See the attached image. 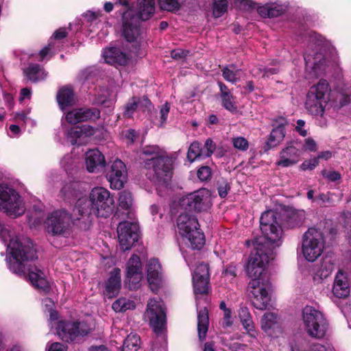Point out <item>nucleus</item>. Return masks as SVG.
Returning <instances> with one entry per match:
<instances>
[{
	"label": "nucleus",
	"instance_id": "1",
	"mask_svg": "<svg viewBox=\"0 0 351 351\" xmlns=\"http://www.w3.org/2000/svg\"><path fill=\"white\" fill-rule=\"evenodd\" d=\"M260 227L267 247L261 242H256V252L250 254L246 271L251 278L247 291L252 303L256 308L265 310L270 300L268 291L271 284L264 271L271 258L273 249L281 244L282 229L280 215L271 210L264 212L260 218Z\"/></svg>",
	"mask_w": 351,
	"mask_h": 351
},
{
	"label": "nucleus",
	"instance_id": "2",
	"mask_svg": "<svg viewBox=\"0 0 351 351\" xmlns=\"http://www.w3.org/2000/svg\"><path fill=\"white\" fill-rule=\"evenodd\" d=\"M12 258L10 261V269L12 272L25 276L28 271V278L36 289L49 293L50 286L45 273L36 267H32L29 262L37 258L36 250L32 241L29 239L12 238L8 245Z\"/></svg>",
	"mask_w": 351,
	"mask_h": 351
},
{
	"label": "nucleus",
	"instance_id": "3",
	"mask_svg": "<svg viewBox=\"0 0 351 351\" xmlns=\"http://www.w3.org/2000/svg\"><path fill=\"white\" fill-rule=\"evenodd\" d=\"M114 199L110 192L103 187L93 188L88 201L79 199L73 208L75 215H80L77 219L80 221V227L87 230L92 223V215L97 217L108 218L114 210Z\"/></svg>",
	"mask_w": 351,
	"mask_h": 351
},
{
	"label": "nucleus",
	"instance_id": "4",
	"mask_svg": "<svg viewBox=\"0 0 351 351\" xmlns=\"http://www.w3.org/2000/svg\"><path fill=\"white\" fill-rule=\"evenodd\" d=\"M138 13L128 9L123 13V35L130 42H134L139 34V21L149 19L154 13V0H138Z\"/></svg>",
	"mask_w": 351,
	"mask_h": 351
},
{
	"label": "nucleus",
	"instance_id": "5",
	"mask_svg": "<svg viewBox=\"0 0 351 351\" xmlns=\"http://www.w3.org/2000/svg\"><path fill=\"white\" fill-rule=\"evenodd\" d=\"M177 227L180 235L189 243L193 250H200L205 244L204 233L199 228L197 219L189 213L180 214L177 219Z\"/></svg>",
	"mask_w": 351,
	"mask_h": 351
},
{
	"label": "nucleus",
	"instance_id": "6",
	"mask_svg": "<svg viewBox=\"0 0 351 351\" xmlns=\"http://www.w3.org/2000/svg\"><path fill=\"white\" fill-rule=\"evenodd\" d=\"M329 84L325 80L311 86L307 95L305 108L307 111L315 117H322L326 106L329 101Z\"/></svg>",
	"mask_w": 351,
	"mask_h": 351
},
{
	"label": "nucleus",
	"instance_id": "7",
	"mask_svg": "<svg viewBox=\"0 0 351 351\" xmlns=\"http://www.w3.org/2000/svg\"><path fill=\"white\" fill-rule=\"evenodd\" d=\"M302 319L307 334L315 339H322L328 328V322L322 312L311 306L302 311Z\"/></svg>",
	"mask_w": 351,
	"mask_h": 351
},
{
	"label": "nucleus",
	"instance_id": "8",
	"mask_svg": "<svg viewBox=\"0 0 351 351\" xmlns=\"http://www.w3.org/2000/svg\"><path fill=\"white\" fill-rule=\"evenodd\" d=\"M93 327L85 320H61L56 326L58 337L66 343H73L88 335Z\"/></svg>",
	"mask_w": 351,
	"mask_h": 351
},
{
	"label": "nucleus",
	"instance_id": "9",
	"mask_svg": "<svg viewBox=\"0 0 351 351\" xmlns=\"http://www.w3.org/2000/svg\"><path fill=\"white\" fill-rule=\"evenodd\" d=\"M74 217H79L80 215H75ZM80 221L77 218H72V216L65 210H57L51 213L47 218L46 224L48 232L53 235H60L64 237H68L72 232V225L74 221Z\"/></svg>",
	"mask_w": 351,
	"mask_h": 351
},
{
	"label": "nucleus",
	"instance_id": "10",
	"mask_svg": "<svg viewBox=\"0 0 351 351\" xmlns=\"http://www.w3.org/2000/svg\"><path fill=\"white\" fill-rule=\"evenodd\" d=\"M0 210L13 217L23 215L25 210L21 196L6 184H0Z\"/></svg>",
	"mask_w": 351,
	"mask_h": 351
},
{
	"label": "nucleus",
	"instance_id": "11",
	"mask_svg": "<svg viewBox=\"0 0 351 351\" xmlns=\"http://www.w3.org/2000/svg\"><path fill=\"white\" fill-rule=\"evenodd\" d=\"M324 244L322 232L319 229L309 228L303 237V256L309 262L315 261L322 254Z\"/></svg>",
	"mask_w": 351,
	"mask_h": 351
},
{
	"label": "nucleus",
	"instance_id": "12",
	"mask_svg": "<svg viewBox=\"0 0 351 351\" xmlns=\"http://www.w3.org/2000/svg\"><path fill=\"white\" fill-rule=\"evenodd\" d=\"M180 204L182 208L189 211L207 210L213 204L210 192L206 189H202L182 197Z\"/></svg>",
	"mask_w": 351,
	"mask_h": 351
},
{
	"label": "nucleus",
	"instance_id": "13",
	"mask_svg": "<svg viewBox=\"0 0 351 351\" xmlns=\"http://www.w3.org/2000/svg\"><path fill=\"white\" fill-rule=\"evenodd\" d=\"M147 316L156 335L162 336L166 327V313L163 302L150 299L147 306Z\"/></svg>",
	"mask_w": 351,
	"mask_h": 351
},
{
	"label": "nucleus",
	"instance_id": "14",
	"mask_svg": "<svg viewBox=\"0 0 351 351\" xmlns=\"http://www.w3.org/2000/svg\"><path fill=\"white\" fill-rule=\"evenodd\" d=\"M148 169L152 170L154 177L159 183L167 184L172 175L173 161L167 156H154L146 161Z\"/></svg>",
	"mask_w": 351,
	"mask_h": 351
},
{
	"label": "nucleus",
	"instance_id": "15",
	"mask_svg": "<svg viewBox=\"0 0 351 351\" xmlns=\"http://www.w3.org/2000/svg\"><path fill=\"white\" fill-rule=\"evenodd\" d=\"M138 226L136 222L121 221L117 227L119 245L122 251L129 250L138 241Z\"/></svg>",
	"mask_w": 351,
	"mask_h": 351
},
{
	"label": "nucleus",
	"instance_id": "16",
	"mask_svg": "<svg viewBox=\"0 0 351 351\" xmlns=\"http://www.w3.org/2000/svg\"><path fill=\"white\" fill-rule=\"evenodd\" d=\"M127 175L126 166L119 159L112 161L106 169V178L112 189H122L126 182Z\"/></svg>",
	"mask_w": 351,
	"mask_h": 351
},
{
	"label": "nucleus",
	"instance_id": "17",
	"mask_svg": "<svg viewBox=\"0 0 351 351\" xmlns=\"http://www.w3.org/2000/svg\"><path fill=\"white\" fill-rule=\"evenodd\" d=\"M143 278L142 265L140 258L133 254L126 264V280L130 289H136L140 287Z\"/></svg>",
	"mask_w": 351,
	"mask_h": 351
},
{
	"label": "nucleus",
	"instance_id": "18",
	"mask_svg": "<svg viewBox=\"0 0 351 351\" xmlns=\"http://www.w3.org/2000/svg\"><path fill=\"white\" fill-rule=\"evenodd\" d=\"M100 117V110L97 108H75L67 112L65 115L66 120L71 124L88 121H96Z\"/></svg>",
	"mask_w": 351,
	"mask_h": 351
},
{
	"label": "nucleus",
	"instance_id": "19",
	"mask_svg": "<svg viewBox=\"0 0 351 351\" xmlns=\"http://www.w3.org/2000/svg\"><path fill=\"white\" fill-rule=\"evenodd\" d=\"M261 328L269 337L278 338L282 335L283 329L275 313H266L261 319Z\"/></svg>",
	"mask_w": 351,
	"mask_h": 351
},
{
	"label": "nucleus",
	"instance_id": "20",
	"mask_svg": "<svg viewBox=\"0 0 351 351\" xmlns=\"http://www.w3.org/2000/svg\"><path fill=\"white\" fill-rule=\"evenodd\" d=\"M147 278L153 292L158 291L162 283L161 265L158 259H151L147 265Z\"/></svg>",
	"mask_w": 351,
	"mask_h": 351
},
{
	"label": "nucleus",
	"instance_id": "21",
	"mask_svg": "<svg viewBox=\"0 0 351 351\" xmlns=\"http://www.w3.org/2000/svg\"><path fill=\"white\" fill-rule=\"evenodd\" d=\"M85 164L88 172H101L106 166L104 156L97 149H90L86 153Z\"/></svg>",
	"mask_w": 351,
	"mask_h": 351
},
{
	"label": "nucleus",
	"instance_id": "22",
	"mask_svg": "<svg viewBox=\"0 0 351 351\" xmlns=\"http://www.w3.org/2000/svg\"><path fill=\"white\" fill-rule=\"evenodd\" d=\"M301 152L295 146L291 145L280 152V159L276 165L282 167H288L296 164L300 159Z\"/></svg>",
	"mask_w": 351,
	"mask_h": 351
},
{
	"label": "nucleus",
	"instance_id": "23",
	"mask_svg": "<svg viewBox=\"0 0 351 351\" xmlns=\"http://www.w3.org/2000/svg\"><path fill=\"white\" fill-rule=\"evenodd\" d=\"M121 289V270L118 268L110 272V277L106 282L105 294L109 298L116 297Z\"/></svg>",
	"mask_w": 351,
	"mask_h": 351
},
{
	"label": "nucleus",
	"instance_id": "24",
	"mask_svg": "<svg viewBox=\"0 0 351 351\" xmlns=\"http://www.w3.org/2000/svg\"><path fill=\"white\" fill-rule=\"evenodd\" d=\"M332 292L336 297L339 298H345L349 295V283L345 274L341 271L335 276Z\"/></svg>",
	"mask_w": 351,
	"mask_h": 351
},
{
	"label": "nucleus",
	"instance_id": "25",
	"mask_svg": "<svg viewBox=\"0 0 351 351\" xmlns=\"http://www.w3.org/2000/svg\"><path fill=\"white\" fill-rule=\"evenodd\" d=\"M56 99L60 108L64 111L75 104V95L71 87L65 86L58 92Z\"/></svg>",
	"mask_w": 351,
	"mask_h": 351
},
{
	"label": "nucleus",
	"instance_id": "26",
	"mask_svg": "<svg viewBox=\"0 0 351 351\" xmlns=\"http://www.w3.org/2000/svg\"><path fill=\"white\" fill-rule=\"evenodd\" d=\"M103 56L106 62L110 64H118L119 65H124L128 62L126 55L117 47H110L105 49Z\"/></svg>",
	"mask_w": 351,
	"mask_h": 351
},
{
	"label": "nucleus",
	"instance_id": "27",
	"mask_svg": "<svg viewBox=\"0 0 351 351\" xmlns=\"http://www.w3.org/2000/svg\"><path fill=\"white\" fill-rule=\"evenodd\" d=\"M304 58L306 69H312L315 73H317L325 63L322 53L318 51L313 52V53H305Z\"/></svg>",
	"mask_w": 351,
	"mask_h": 351
},
{
	"label": "nucleus",
	"instance_id": "28",
	"mask_svg": "<svg viewBox=\"0 0 351 351\" xmlns=\"http://www.w3.org/2000/svg\"><path fill=\"white\" fill-rule=\"evenodd\" d=\"M239 316L241 322L247 334L250 337L255 338L256 337L257 332L255 330L254 324L249 309L247 307H241L239 312Z\"/></svg>",
	"mask_w": 351,
	"mask_h": 351
},
{
	"label": "nucleus",
	"instance_id": "29",
	"mask_svg": "<svg viewBox=\"0 0 351 351\" xmlns=\"http://www.w3.org/2000/svg\"><path fill=\"white\" fill-rule=\"evenodd\" d=\"M209 324L208 312L206 308L200 309L197 313V331L200 341L206 339Z\"/></svg>",
	"mask_w": 351,
	"mask_h": 351
},
{
	"label": "nucleus",
	"instance_id": "30",
	"mask_svg": "<svg viewBox=\"0 0 351 351\" xmlns=\"http://www.w3.org/2000/svg\"><path fill=\"white\" fill-rule=\"evenodd\" d=\"M79 184L71 182L65 184L60 191V195L66 202L75 201L80 196Z\"/></svg>",
	"mask_w": 351,
	"mask_h": 351
},
{
	"label": "nucleus",
	"instance_id": "31",
	"mask_svg": "<svg viewBox=\"0 0 351 351\" xmlns=\"http://www.w3.org/2000/svg\"><path fill=\"white\" fill-rule=\"evenodd\" d=\"M335 269V263L331 258L326 257L322 259L320 267L317 269L314 279L322 280L328 277Z\"/></svg>",
	"mask_w": 351,
	"mask_h": 351
},
{
	"label": "nucleus",
	"instance_id": "32",
	"mask_svg": "<svg viewBox=\"0 0 351 351\" xmlns=\"http://www.w3.org/2000/svg\"><path fill=\"white\" fill-rule=\"evenodd\" d=\"M25 73L27 78L33 82L43 80L47 75L45 69L37 64H30L25 71Z\"/></svg>",
	"mask_w": 351,
	"mask_h": 351
},
{
	"label": "nucleus",
	"instance_id": "33",
	"mask_svg": "<svg viewBox=\"0 0 351 351\" xmlns=\"http://www.w3.org/2000/svg\"><path fill=\"white\" fill-rule=\"evenodd\" d=\"M285 130L283 125H278L274 128L266 143L267 149H271L277 146L285 138Z\"/></svg>",
	"mask_w": 351,
	"mask_h": 351
},
{
	"label": "nucleus",
	"instance_id": "34",
	"mask_svg": "<svg viewBox=\"0 0 351 351\" xmlns=\"http://www.w3.org/2000/svg\"><path fill=\"white\" fill-rule=\"evenodd\" d=\"M140 346V338L136 334L128 335L123 344V351H137Z\"/></svg>",
	"mask_w": 351,
	"mask_h": 351
},
{
	"label": "nucleus",
	"instance_id": "35",
	"mask_svg": "<svg viewBox=\"0 0 351 351\" xmlns=\"http://www.w3.org/2000/svg\"><path fill=\"white\" fill-rule=\"evenodd\" d=\"M112 308L116 312H123L128 309L134 308L135 303L134 301L125 298H121L113 302Z\"/></svg>",
	"mask_w": 351,
	"mask_h": 351
},
{
	"label": "nucleus",
	"instance_id": "36",
	"mask_svg": "<svg viewBox=\"0 0 351 351\" xmlns=\"http://www.w3.org/2000/svg\"><path fill=\"white\" fill-rule=\"evenodd\" d=\"M194 292L197 294L206 293L208 291V278L193 277Z\"/></svg>",
	"mask_w": 351,
	"mask_h": 351
},
{
	"label": "nucleus",
	"instance_id": "37",
	"mask_svg": "<svg viewBox=\"0 0 351 351\" xmlns=\"http://www.w3.org/2000/svg\"><path fill=\"white\" fill-rule=\"evenodd\" d=\"M230 67H234V65L231 64L230 66H225L221 70L222 76L227 82L234 84L237 81L240 80V76L239 75L240 70L238 69L233 71L230 69Z\"/></svg>",
	"mask_w": 351,
	"mask_h": 351
},
{
	"label": "nucleus",
	"instance_id": "38",
	"mask_svg": "<svg viewBox=\"0 0 351 351\" xmlns=\"http://www.w3.org/2000/svg\"><path fill=\"white\" fill-rule=\"evenodd\" d=\"M221 106L232 114L237 112V106L235 102V97L232 94L220 97Z\"/></svg>",
	"mask_w": 351,
	"mask_h": 351
},
{
	"label": "nucleus",
	"instance_id": "39",
	"mask_svg": "<svg viewBox=\"0 0 351 351\" xmlns=\"http://www.w3.org/2000/svg\"><path fill=\"white\" fill-rule=\"evenodd\" d=\"M86 132V128L85 126L83 128L73 127L69 130L67 133V138L69 139L72 145H75L77 143V139L80 138L83 133Z\"/></svg>",
	"mask_w": 351,
	"mask_h": 351
},
{
	"label": "nucleus",
	"instance_id": "40",
	"mask_svg": "<svg viewBox=\"0 0 351 351\" xmlns=\"http://www.w3.org/2000/svg\"><path fill=\"white\" fill-rule=\"evenodd\" d=\"M201 143L197 141L193 142L187 152V158L189 161L193 162L196 159L200 158Z\"/></svg>",
	"mask_w": 351,
	"mask_h": 351
},
{
	"label": "nucleus",
	"instance_id": "41",
	"mask_svg": "<svg viewBox=\"0 0 351 351\" xmlns=\"http://www.w3.org/2000/svg\"><path fill=\"white\" fill-rule=\"evenodd\" d=\"M132 204V197L130 192L123 191L120 193L119 197V207L124 210H130Z\"/></svg>",
	"mask_w": 351,
	"mask_h": 351
},
{
	"label": "nucleus",
	"instance_id": "42",
	"mask_svg": "<svg viewBox=\"0 0 351 351\" xmlns=\"http://www.w3.org/2000/svg\"><path fill=\"white\" fill-rule=\"evenodd\" d=\"M227 0H214L213 14L216 18L221 16L228 10Z\"/></svg>",
	"mask_w": 351,
	"mask_h": 351
},
{
	"label": "nucleus",
	"instance_id": "43",
	"mask_svg": "<svg viewBox=\"0 0 351 351\" xmlns=\"http://www.w3.org/2000/svg\"><path fill=\"white\" fill-rule=\"evenodd\" d=\"M161 9L167 11H176L180 8L178 0H158Z\"/></svg>",
	"mask_w": 351,
	"mask_h": 351
},
{
	"label": "nucleus",
	"instance_id": "44",
	"mask_svg": "<svg viewBox=\"0 0 351 351\" xmlns=\"http://www.w3.org/2000/svg\"><path fill=\"white\" fill-rule=\"evenodd\" d=\"M193 277L194 278H208V267L205 263H199L194 271Z\"/></svg>",
	"mask_w": 351,
	"mask_h": 351
},
{
	"label": "nucleus",
	"instance_id": "45",
	"mask_svg": "<svg viewBox=\"0 0 351 351\" xmlns=\"http://www.w3.org/2000/svg\"><path fill=\"white\" fill-rule=\"evenodd\" d=\"M232 143L234 148L241 151H246L248 149V141L244 137H237L232 139Z\"/></svg>",
	"mask_w": 351,
	"mask_h": 351
},
{
	"label": "nucleus",
	"instance_id": "46",
	"mask_svg": "<svg viewBox=\"0 0 351 351\" xmlns=\"http://www.w3.org/2000/svg\"><path fill=\"white\" fill-rule=\"evenodd\" d=\"M269 12L268 18L278 17L282 14L285 11L282 5L275 3H269Z\"/></svg>",
	"mask_w": 351,
	"mask_h": 351
},
{
	"label": "nucleus",
	"instance_id": "47",
	"mask_svg": "<svg viewBox=\"0 0 351 351\" xmlns=\"http://www.w3.org/2000/svg\"><path fill=\"white\" fill-rule=\"evenodd\" d=\"M139 103L136 98L133 97L132 101L125 106L124 115L127 117H131L135 110L139 107Z\"/></svg>",
	"mask_w": 351,
	"mask_h": 351
},
{
	"label": "nucleus",
	"instance_id": "48",
	"mask_svg": "<svg viewBox=\"0 0 351 351\" xmlns=\"http://www.w3.org/2000/svg\"><path fill=\"white\" fill-rule=\"evenodd\" d=\"M197 175L200 180L206 181L211 178V169L208 166H202L198 169Z\"/></svg>",
	"mask_w": 351,
	"mask_h": 351
},
{
	"label": "nucleus",
	"instance_id": "49",
	"mask_svg": "<svg viewBox=\"0 0 351 351\" xmlns=\"http://www.w3.org/2000/svg\"><path fill=\"white\" fill-rule=\"evenodd\" d=\"M322 175L329 181L335 182L341 179V174L337 171H322Z\"/></svg>",
	"mask_w": 351,
	"mask_h": 351
},
{
	"label": "nucleus",
	"instance_id": "50",
	"mask_svg": "<svg viewBox=\"0 0 351 351\" xmlns=\"http://www.w3.org/2000/svg\"><path fill=\"white\" fill-rule=\"evenodd\" d=\"M230 189V186L226 180H222L221 182H218L217 191L219 195L221 198L226 197Z\"/></svg>",
	"mask_w": 351,
	"mask_h": 351
},
{
	"label": "nucleus",
	"instance_id": "51",
	"mask_svg": "<svg viewBox=\"0 0 351 351\" xmlns=\"http://www.w3.org/2000/svg\"><path fill=\"white\" fill-rule=\"evenodd\" d=\"M62 166L64 168L65 171L67 172H70L73 170L74 167V161L72 158L69 156H64L61 161Z\"/></svg>",
	"mask_w": 351,
	"mask_h": 351
},
{
	"label": "nucleus",
	"instance_id": "52",
	"mask_svg": "<svg viewBox=\"0 0 351 351\" xmlns=\"http://www.w3.org/2000/svg\"><path fill=\"white\" fill-rule=\"evenodd\" d=\"M169 105L168 104H165L160 110V126H162L167 121L168 114L169 112Z\"/></svg>",
	"mask_w": 351,
	"mask_h": 351
},
{
	"label": "nucleus",
	"instance_id": "53",
	"mask_svg": "<svg viewBox=\"0 0 351 351\" xmlns=\"http://www.w3.org/2000/svg\"><path fill=\"white\" fill-rule=\"evenodd\" d=\"M319 164L318 158L316 157H314L308 160L304 161L301 167L303 170H312L315 167H317Z\"/></svg>",
	"mask_w": 351,
	"mask_h": 351
},
{
	"label": "nucleus",
	"instance_id": "54",
	"mask_svg": "<svg viewBox=\"0 0 351 351\" xmlns=\"http://www.w3.org/2000/svg\"><path fill=\"white\" fill-rule=\"evenodd\" d=\"M308 351H333V348L328 344L313 343L311 345Z\"/></svg>",
	"mask_w": 351,
	"mask_h": 351
},
{
	"label": "nucleus",
	"instance_id": "55",
	"mask_svg": "<svg viewBox=\"0 0 351 351\" xmlns=\"http://www.w3.org/2000/svg\"><path fill=\"white\" fill-rule=\"evenodd\" d=\"M305 124V121L302 119H298L296 121L295 130L302 136H306L308 134L307 130L304 129Z\"/></svg>",
	"mask_w": 351,
	"mask_h": 351
},
{
	"label": "nucleus",
	"instance_id": "56",
	"mask_svg": "<svg viewBox=\"0 0 351 351\" xmlns=\"http://www.w3.org/2000/svg\"><path fill=\"white\" fill-rule=\"evenodd\" d=\"M309 40L319 47L324 43V38L319 34L312 32L309 33Z\"/></svg>",
	"mask_w": 351,
	"mask_h": 351
},
{
	"label": "nucleus",
	"instance_id": "57",
	"mask_svg": "<svg viewBox=\"0 0 351 351\" xmlns=\"http://www.w3.org/2000/svg\"><path fill=\"white\" fill-rule=\"evenodd\" d=\"M231 317V311H226V313H223V317L221 321V325L223 328H228L232 325V321Z\"/></svg>",
	"mask_w": 351,
	"mask_h": 351
},
{
	"label": "nucleus",
	"instance_id": "58",
	"mask_svg": "<svg viewBox=\"0 0 351 351\" xmlns=\"http://www.w3.org/2000/svg\"><path fill=\"white\" fill-rule=\"evenodd\" d=\"M204 146L206 149L207 154H205L206 156H210L213 154V152H215V150L216 149L215 143L210 138H208L206 140Z\"/></svg>",
	"mask_w": 351,
	"mask_h": 351
},
{
	"label": "nucleus",
	"instance_id": "59",
	"mask_svg": "<svg viewBox=\"0 0 351 351\" xmlns=\"http://www.w3.org/2000/svg\"><path fill=\"white\" fill-rule=\"evenodd\" d=\"M189 53V52L188 51H184L182 49H178L171 51V56L173 59L179 60L182 58H185Z\"/></svg>",
	"mask_w": 351,
	"mask_h": 351
},
{
	"label": "nucleus",
	"instance_id": "60",
	"mask_svg": "<svg viewBox=\"0 0 351 351\" xmlns=\"http://www.w3.org/2000/svg\"><path fill=\"white\" fill-rule=\"evenodd\" d=\"M332 194L330 193H320L317 196V199L320 200L323 204H332V199L331 197Z\"/></svg>",
	"mask_w": 351,
	"mask_h": 351
},
{
	"label": "nucleus",
	"instance_id": "61",
	"mask_svg": "<svg viewBox=\"0 0 351 351\" xmlns=\"http://www.w3.org/2000/svg\"><path fill=\"white\" fill-rule=\"evenodd\" d=\"M93 74V69L92 68H87L84 70H82L80 75H79V79L81 81H86L90 79Z\"/></svg>",
	"mask_w": 351,
	"mask_h": 351
},
{
	"label": "nucleus",
	"instance_id": "62",
	"mask_svg": "<svg viewBox=\"0 0 351 351\" xmlns=\"http://www.w3.org/2000/svg\"><path fill=\"white\" fill-rule=\"evenodd\" d=\"M217 84L219 88V90H220V93H219L220 97L226 96V95H230L232 94V93L230 90V89L228 88V87L223 82L219 81L217 82Z\"/></svg>",
	"mask_w": 351,
	"mask_h": 351
},
{
	"label": "nucleus",
	"instance_id": "63",
	"mask_svg": "<svg viewBox=\"0 0 351 351\" xmlns=\"http://www.w3.org/2000/svg\"><path fill=\"white\" fill-rule=\"evenodd\" d=\"M305 147L307 150L311 152L317 151V143L312 138H307L305 139Z\"/></svg>",
	"mask_w": 351,
	"mask_h": 351
},
{
	"label": "nucleus",
	"instance_id": "64",
	"mask_svg": "<svg viewBox=\"0 0 351 351\" xmlns=\"http://www.w3.org/2000/svg\"><path fill=\"white\" fill-rule=\"evenodd\" d=\"M66 346L58 342L51 343L49 348V351H66Z\"/></svg>",
	"mask_w": 351,
	"mask_h": 351
}]
</instances>
